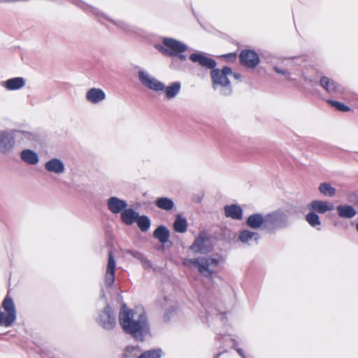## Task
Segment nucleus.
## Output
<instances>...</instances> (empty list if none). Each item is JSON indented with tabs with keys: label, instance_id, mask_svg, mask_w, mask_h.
I'll list each match as a JSON object with an SVG mask.
<instances>
[{
	"label": "nucleus",
	"instance_id": "1",
	"mask_svg": "<svg viewBox=\"0 0 358 358\" xmlns=\"http://www.w3.org/2000/svg\"><path fill=\"white\" fill-rule=\"evenodd\" d=\"M120 324L127 334H131L138 341H143L149 333V325L145 312L142 310L135 319L131 310L123 306L119 314Z\"/></svg>",
	"mask_w": 358,
	"mask_h": 358
},
{
	"label": "nucleus",
	"instance_id": "2",
	"mask_svg": "<svg viewBox=\"0 0 358 358\" xmlns=\"http://www.w3.org/2000/svg\"><path fill=\"white\" fill-rule=\"evenodd\" d=\"M219 260L212 257H202L197 259H185L183 264L186 266L197 268L199 272L205 277H210L215 273V268Z\"/></svg>",
	"mask_w": 358,
	"mask_h": 358
},
{
	"label": "nucleus",
	"instance_id": "3",
	"mask_svg": "<svg viewBox=\"0 0 358 358\" xmlns=\"http://www.w3.org/2000/svg\"><path fill=\"white\" fill-rule=\"evenodd\" d=\"M232 74L230 67L224 66L222 69L214 68L210 72L213 85L214 87L217 85L227 87L230 85L228 76Z\"/></svg>",
	"mask_w": 358,
	"mask_h": 358
},
{
	"label": "nucleus",
	"instance_id": "4",
	"mask_svg": "<svg viewBox=\"0 0 358 358\" xmlns=\"http://www.w3.org/2000/svg\"><path fill=\"white\" fill-rule=\"evenodd\" d=\"M287 223V217L282 211H275L266 216V229L269 230L282 227Z\"/></svg>",
	"mask_w": 358,
	"mask_h": 358
},
{
	"label": "nucleus",
	"instance_id": "5",
	"mask_svg": "<svg viewBox=\"0 0 358 358\" xmlns=\"http://www.w3.org/2000/svg\"><path fill=\"white\" fill-rule=\"evenodd\" d=\"M155 48L166 56H176L179 54V41L169 38H164L162 44H156Z\"/></svg>",
	"mask_w": 358,
	"mask_h": 358
},
{
	"label": "nucleus",
	"instance_id": "6",
	"mask_svg": "<svg viewBox=\"0 0 358 358\" xmlns=\"http://www.w3.org/2000/svg\"><path fill=\"white\" fill-rule=\"evenodd\" d=\"M1 306L4 310V326L10 327L16 320V310L13 300L8 295H7L3 301Z\"/></svg>",
	"mask_w": 358,
	"mask_h": 358
},
{
	"label": "nucleus",
	"instance_id": "7",
	"mask_svg": "<svg viewBox=\"0 0 358 358\" xmlns=\"http://www.w3.org/2000/svg\"><path fill=\"white\" fill-rule=\"evenodd\" d=\"M239 60L241 65L254 69L259 63V57L254 50H243L239 55Z\"/></svg>",
	"mask_w": 358,
	"mask_h": 358
},
{
	"label": "nucleus",
	"instance_id": "8",
	"mask_svg": "<svg viewBox=\"0 0 358 358\" xmlns=\"http://www.w3.org/2000/svg\"><path fill=\"white\" fill-rule=\"evenodd\" d=\"M189 59L193 63L197 64L203 68L211 69V71L215 68L217 65L216 62L213 59L208 57L203 52L192 53L189 55Z\"/></svg>",
	"mask_w": 358,
	"mask_h": 358
},
{
	"label": "nucleus",
	"instance_id": "9",
	"mask_svg": "<svg viewBox=\"0 0 358 358\" xmlns=\"http://www.w3.org/2000/svg\"><path fill=\"white\" fill-rule=\"evenodd\" d=\"M138 78L142 85L152 90L157 92L164 90V85L162 82L155 78L150 77L144 71H139Z\"/></svg>",
	"mask_w": 358,
	"mask_h": 358
},
{
	"label": "nucleus",
	"instance_id": "10",
	"mask_svg": "<svg viewBox=\"0 0 358 358\" xmlns=\"http://www.w3.org/2000/svg\"><path fill=\"white\" fill-rule=\"evenodd\" d=\"M99 322L103 328L110 329L116 324L114 312L109 307H106L100 315Z\"/></svg>",
	"mask_w": 358,
	"mask_h": 358
},
{
	"label": "nucleus",
	"instance_id": "11",
	"mask_svg": "<svg viewBox=\"0 0 358 358\" xmlns=\"http://www.w3.org/2000/svg\"><path fill=\"white\" fill-rule=\"evenodd\" d=\"M308 208L314 212L324 214L332 211L334 209V206L327 201L314 200L309 203Z\"/></svg>",
	"mask_w": 358,
	"mask_h": 358
},
{
	"label": "nucleus",
	"instance_id": "12",
	"mask_svg": "<svg viewBox=\"0 0 358 358\" xmlns=\"http://www.w3.org/2000/svg\"><path fill=\"white\" fill-rule=\"evenodd\" d=\"M45 169L50 173L60 174L65 171V164L59 158H50L45 164Z\"/></svg>",
	"mask_w": 358,
	"mask_h": 358
},
{
	"label": "nucleus",
	"instance_id": "13",
	"mask_svg": "<svg viewBox=\"0 0 358 358\" xmlns=\"http://www.w3.org/2000/svg\"><path fill=\"white\" fill-rule=\"evenodd\" d=\"M116 268V262L111 253H109L106 272L105 274V283L108 286L113 285L115 280V273Z\"/></svg>",
	"mask_w": 358,
	"mask_h": 358
},
{
	"label": "nucleus",
	"instance_id": "14",
	"mask_svg": "<svg viewBox=\"0 0 358 358\" xmlns=\"http://www.w3.org/2000/svg\"><path fill=\"white\" fill-rule=\"evenodd\" d=\"M106 98L105 92L99 88H91L86 94V99L92 103H97Z\"/></svg>",
	"mask_w": 358,
	"mask_h": 358
},
{
	"label": "nucleus",
	"instance_id": "15",
	"mask_svg": "<svg viewBox=\"0 0 358 358\" xmlns=\"http://www.w3.org/2000/svg\"><path fill=\"white\" fill-rule=\"evenodd\" d=\"M209 248L210 246L208 244V240L203 236H199V237H197L194 243L191 246V249L194 252L201 253L208 252Z\"/></svg>",
	"mask_w": 358,
	"mask_h": 358
},
{
	"label": "nucleus",
	"instance_id": "16",
	"mask_svg": "<svg viewBox=\"0 0 358 358\" xmlns=\"http://www.w3.org/2000/svg\"><path fill=\"white\" fill-rule=\"evenodd\" d=\"M336 211L340 217L345 219H351L357 214L356 210L352 206L348 204L337 206Z\"/></svg>",
	"mask_w": 358,
	"mask_h": 358
},
{
	"label": "nucleus",
	"instance_id": "17",
	"mask_svg": "<svg viewBox=\"0 0 358 358\" xmlns=\"http://www.w3.org/2000/svg\"><path fill=\"white\" fill-rule=\"evenodd\" d=\"M224 214L227 217H231L237 220H240L243 217L242 208L235 204L226 206L224 207Z\"/></svg>",
	"mask_w": 358,
	"mask_h": 358
},
{
	"label": "nucleus",
	"instance_id": "18",
	"mask_svg": "<svg viewBox=\"0 0 358 358\" xmlns=\"http://www.w3.org/2000/svg\"><path fill=\"white\" fill-rule=\"evenodd\" d=\"M246 223L252 229H258L262 225L266 228V217H264L260 214H253L248 217Z\"/></svg>",
	"mask_w": 358,
	"mask_h": 358
},
{
	"label": "nucleus",
	"instance_id": "19",
	"mask_svg": "<svg viewBox=\"0 0 358 358\" xmlns=\"http://www.w3.org/2000/svg\"><path fill=\"white\" fill-rule=\"evenodd\" d=\"M108 206L111 212L118 213L124 209L127 204L124 201L117 197H111L108 200Z\"/></svg>",
	"mask_w": 358,
	"mask_h": 358
},
{
	"label": "nucleus",
	"instance_id": "20",
	"mask_svg": "<svg viewBox=\"0 0 358 358\" xmlns=\"http://www.w3.org/2000/svg\"><path fill=\"white\" fill-rule=\"evenodd\" d=\"M320 83L328 93H336L338 91L339 86L337 83L327 76H322Z\"/></svg>",
	"mask_w": 358,
	"mask_h": 358
},
{
	"label": "nucleus",
	"instance_id": "21",
	"mask_svg": "<svg viewBox=\"0 0 358 358\" xmlns=\"http://www.w3.org/2000/svg\"><path fill=\"white\" fill-rule=\"evenodd\" d=\"M14 138L9 134H0V150L6 151L10 150L14 144Z\"/></svg>",
	"mask_w": 358,
	"mask_h": 358
},
{
	"label": "nucleus",
	"instance_id": "22",
	"mask_svg": "<svg viewBox=\"0 0 358 358\" xmlns=\"http://www.w3.org/2000/svg\"><path fill=\"white\" fill-rule=\"evenodd\" d=\"M24 84L25 83L22 78L17 77L6 80L4 86L8 90H17L22 88Z\"/></svg>",
	"mask_w": 358,
	"mask_h": 358
},
{
	"label": "nucleus",
	"instance_id": "23",
	"mask_svg": "<svg viewBox=\"0 0 358 358\" xmlns=\"http://www.w3.org/2000/svg\"><path fill=\"white\" fill-rule=\"evenodd\" d=\"M138 214L132 209H126L122 212L121 218L124 223L126 224H131L136 222Z\"/></svg>",
	"mask_w": 358,
	"mask_h": 358
},
{
	"label": "nucleus",
	"instance_id": "24",
	"mask_svg": "<svg viewBox=\"0 0 358 358\" xmlns=\"http://www.w3.org/2000/svg\"><path fill=\"white\" fill-rule=\"evenodd\" d=\"M154 236L162 243H165L169 238V231L164 226H160L154 231Z\"/></svg>",
	"mask_w": 358,
	"mask_h": 358
},
{
	"label": "nucleus",
	"instance_id": "25",
	"mask_svg": "<svg viewBox=\"0 0 358 358\" xmlns=\"http://www.w3.org/2000/svg\"><path fill=\"white\" fill-rule=\"evenodd\" d=\"M320 192L329 197H333L336 194V189L329 182H322L318 187Z\"/></svg>",
	"mask_w": 358,
	"mask_h": 358
},
{
	"label": "nucleus",
	"instance_id": "26",
	"mask_svg": "<svg viewBox=\"0 0 358 358\" xmlns=\"http://www.w3.org/2000/svg\"><path fill=\"white\" fill-rule=\"evenodd\" d=\"M155 204L158 208L165 210H169L174 206L173 201L166 197L158 198L155 201Z\"/></svg>",
	"mask_w": 358,
	"mask_h": 358
},
{
	"label": "nucleus",
	"instance_id": "27",
	"mask_svg": "<svg viewBox=\"0 0 358 358\" xmlns=\"http://www.w3.org/2000/svg\"><path fill=\"white\" fill-rule=\"evenodd\" d=\"M162 350L161 348H155L144 352L138 358H162Z\"/></svg>",
	"mask_w": 358,
	"mask_h": 358
},
{
	"label": "nucleus",
	"instance_id": "28",
	"mask_svg": "<svg viewBox=\"0 0 358 358\" xmlns=\"http://www.w3.org/2000/svg\"><path fill=\"white\" fill-rule=\"evenodd\" d=\"M252 238H255V240L258 238V235L257 233L248 230H244L240 233L239 239L243 243H248Z\"/></svg>",
	"mask_w": 358,
	"mask_h": 358
},
{
	"label": "nucleus",
	"instance_id": "29",
	"mask_svg": "<svg viewBox=\"0 0 358 358\" xmlns=\"http://www.w3.org/2000/svg\"><path fill=\"white\" fill-rule=\"evenodd\" d=\"M166 97L169 99L173 98L179 92V83H174L171 86L164 87Z\"/></svg>",
	"mask_w": 358,
	"mask_h": 358
},
{
	"label": "nucleus",
	"instance_id": "30",
	"mask_svg": "<svg viewBox=\"0 0 358 358\" xmlns=\"http://www.w3.org/2000/svg\"><path fill=\"white\" fill-rule=\"evenodd\" d=\"M327 103L338 111L348 112L350 110V108L349 106L340 101L329 99L327 100Z\"/></svg>",
	"mask_w": 358,
	"mask_h": 358
},
{
	"label": "nucleus",
	"instance_id": "31",
	"mask_svg": "<svg viewBox=\"0 0 358 358\" xmlns=\"http://www.w3.org/2000/svg\"><path fill=\"white\" fill-rule=\"evenodd\" d=\"M306 220L313 227L320 225V217L314 211L307 214Z\"/></svg>",
	"mask_w": 358,
	"mask_h": 358
},
{
	"label": "nucleus",
	"instance_id": "32",
	"mask_svg": "<svg viewBox=\"0 0 358 358\" xmlns=\"http://www.w3.org/2000/svg\"><path fill=\"white\" fill-rule=\"evenodd\" d=\"M136 222H137L139 228L143 231H147L150 228V221L145 216H141V217L138 216L137 218Z\"/></svg>",
	"mask_w": 358,
	"mask_h": 358
},
{
	"label": "nucleus",
	"instance_id": "33",
	"mask_svg": "<svg viewBox=\"0 0 358 358\" xmlns=\"http://www.w3.org/2000/svg\"><path fill=\"white\" fill-rule=\"evenodd\" d=\"M218 58L227 63H234L238 58V54L236 52L224 54L219 55Z\"/></svg>",
	"mask_w": 358,
	"mask_h": 358
},
{
	"label": "nucleus",
	"instance_id": "34",
	"mask_svg": "<svg viewBox=\"0 0 358 358\" xmlns=\"http://www.w3.org/2000/svg\"><path fill=\"white\" fill-rule=\"evenodd\" d=\"M348 199L350 202H358V194L354 192H349Z\"/></svg>",
	"mask_w": 358,
	"mask_h": 358
},
{
	"label": "nucleus",
	"instance_id": "35",
	"mask_svg": "<svg viewBox=\"0 0 358 358\" xmlns=\"http://www.w3.org/2000/svg\"><path fill=\"white\" fill-rule=\"evenodd\" d=\"M20 157H37V155L31 150H24L21 152Z\"/></svg>",
	"mask_w": 358,
	"mask_h": 358
},
{
	"label": "nucleus",
	"instance_id": "36",
	"mask_svg": "<svg viewBox=\"0 0 358 358\" xmlns=\"http://www.w3.org/2000/svg\"><path fill=\"white\" fill-rule=\"evenodd\" d=\"M187 227V222L186 220L180 218V233L186 231Z\"/></svg>",
	"mask_w": 358,
	"mask_h": 358
},
{
	"label": "nucleus",
	"instance_id": "37",
	"mask_svg": "<svg viewBox=\"0 0 358 358\" xmlns=\"http://www.w3.org/2000/svg\"><path fill=\"white\" fill-rule=\"evenodd\" d=\"M23 159L30 165H35L38 162V158H23Z\"/></svg>",
	"mask_w": 358,
	"mask_h": 358
},
{
	"label": "nucleus",
	"instance_id": "38",
	"mask_svg": "<svg viewBox=\"0 0 358 358\" xmlns=\"http://www.w3.org/2000/svg\"><path fill=\"white\" fill-rule=\"evenodd\" d=\"M186 50H187V46L185 44L180 43V60H185V57L182 55L181 53H182L185 51H186Z\"/></svg>",
	"mask_w": 358,
	"mask_h": 358
},
{
	"label": "nucleus",
	"instance_id": "39",
	"mask_svg": "<svg viewBox=\"0 0 358 358\" xmlns=\"http://www.w3.org/2000/svg\"><path fill=\"white\" fill-rule=\"evenodd\" d=\"M141 261L145 267L148 268L151 266L150 262L145 257H143Z\"/></svg>",
	"mask_w": 358,
	"mask_h": 358
},
{
	"label": "nucleus",
	"instance_id": "40",
	"mask_svg": "<svg viewBox=\"0 0 358 358\" xmlns=\"http://www.w3.org/2000/svg\"><path fill=\"white\" fill-rule=\"evenodd\" d=\"M131 254L136 259H138L140 260H141V259L144 257L141 253L140 252H131Z\"/></svg>",
	"mask_w": 358,
	"mask_h": 358
},
{
	"label": "nucleus",
	"instance_id": "41",
	"mask_svg": "<svg viewBox=\"0 0 358 358\" xmlns=\"http://www.w3.org/2000/svg\"><path fill=\"white\" fill-rule=\"evenodd\" d=\"M174 229L176 231H179V216H177L174 222Z\"/></svg>",
	"mask_w": 358,
	"mask_h": 358
},
{
	"label": "nucleus",
	"instance_id": "42",
	"mask_svg": "<svg viewBox=\"0 0 358 358\" xmlns=\"http://www.w3.org/2000/svg\"><path fill=\"white\" fill-rule=\"evenodd\" d=\"M0 325L4 326L3 312L0 310Z\"/></svg>",
	"mask_w": 358,
	"mask_h": 358
},
{
	"label": "nucleus",
	"instance_id": "43",
	"mask_svg": "<svg viewBox=\"0 0 358 358\" xmlns=\"http://www.w3.org/2000/svg\"><path fill=\"white\" fill-rule=\"evenodd\" d=\"M274 70H275L277 73H282V74L285 73V71L280 70V69H278L277 67H275V68H274Z\"/></svg>",
	"mask_w": 358,
	"mask_h": 358
},
{
	"label": "nucleus",
	"instance_id": "44",
	"mask_svg": "<svg viewBox=\"0 0 358 358\" xmlns=\"http://www.w3.org/2000/svg\"><path fill=\"white\" fill-rule=\"evenodd\" d=\"M231 75H233V76H234V77L235 78H236V79H239V78H241V75H240L239 73H232V74H231Z\"/></svg>",
	"mask_w": 358,
	"mask_h": 358
},
{
	"label": "nucleus",
	"instance_id": "45",
	"mask_svg": "<svg viewBox=\"0 0 358 358\" xmlns=\"http://www.w3.org/2000/svg\"><path fill=\"white\" fill-rule=\"evenodd\" d=\"M237 351H238V354H239L241 356H242L243 357H244V358H245V357H244V355H243V352H242V350H241L238 349Z\"/></svg>",
	"mask_w": 358,
	"mask_h": 358
},
{
	"label": "nucleus",
	"instance_id": "46",
	"mask_svg": "<svg viewBox=\"0 0 358 358\" xmlns=\"http://www.w3.org/2000/svg\"><path fill=\"white\" fill-rule=\"evenodd\" d=\"M356 229H357V231H358V223H357V225H356Z\"/></svg>",
	"mask_w": 358,
	"mask_h": 358
}]
</instances>
